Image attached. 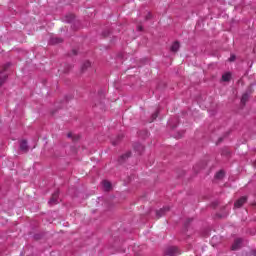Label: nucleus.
<instances>
[{
	"label": "nucleus",
	"instance_id": "21",
	"mask_svg": "<svg viewBox=\"0 0 256 256\" xmlns=\"http://www.w3.org/2000/svg\"><path fill=\"white\" fill-rule=\"evenodd\" d=\"M72 19H75V15H73V14H71V15L69 16V19H67V21L71 22Z\"/></svg>",
	"mask_w": 256,
	"mask_h": 256
},
{
	"label": "nucleus",
	"instance_id": "17",
	"mask_svg": "<svg viewBox=\"0 0 256 256\" xmlns=\"http://www.w3.org/2000/svg\"><path fill=\"white\" fill-rule=\"evenodd\" d=\"M89 67H91V62L86 61L83 63L81 69H82V71H87V69H89Z\"/></svg>",
	"mask_w": 256,
	"mask_h": 256
},
{
	"label": "nucleus",
	"instance_id": "16",
	"mask_svg": "<svg viewBox=\"0 0 256 256\" xmlns=\"http://www.w3.org/2000/svg\"><path fill=\"white\" fill-rule=\"evenodd\" d=\"M248 101H249V94L247 93L243 94L241 98V103L245 105V103H247Z\"/></svg>",
	"mask_w": 256,
	"mask_h": 256
},
{
	"label": "nucleus",
	"instance_id": "20",
	"mask_svg": "<svg viewBox=\"0 0 256 256\" xmlns=\"http://www.w3.org/2000/svg\"><path fill=\"white\" fill-rule=\"evenodd\" d=\"M235 59H236V56L232 54L229 58V61L233 62L235 61Z\"/></svg>",
	"mask_w": 256,
	"mask_h": 256
},
{
	"label": "nucleus",
	"instance_id": "11",
	"mask_svg": "<svg viewBox=\"0 0 256 256\" xmlns=\"http://www.w3.org/2000/svg\"><path fill=\"white\" fill-rule=\"evenodd\" d=\"M226 208L223 207L222 208V214H217V217H219V219H223L225 217H227V215H229V211L225 210Z\"/></svg>",
	"mask_w": 256,
	"mask_h": 256
},
{
	"label": "nucleus",
	"instance_id": "18",
	"mask_svg": "<svg viewBox=\"0 0 256 256\" xmlns=\"http://www.w3.org/2000/svg\"><path fill=\"white\" fill-rule=\"evenodd\" d=\"M131 157V152H127L126 154L122 155L120 159H129Z\"/></svg>",
	"mask_w": 256,
	"mask_h": 256
},
{
	"label": "nucleus",
	"instance_id": "5",
	"mask_svg": "<svg viewBox=\"0 0 256 256\" xmlns=\"http://www.w3.org/2000/svg\"><path fill=\"white\" fill-rule=\"evenodd\" d=\"M171 210V208H169L168 206L161 208L160 210L156 211V216L158 219H160V217H163V215H165V213H169V211Z\"/></svg>",
	"mask_w": 256,
	"mask_h": 256
},
{
	"label": "nucleus",
	"instance_id": "15",
	"mask_svg": "<svg viewBox=\"0 0 256 256\" xmlns=\"http://www.w3.org/2000/svg\"><path fill=\"white\" fill-rule=\"evenodd\" d=\"M223 177H225V171H223V170H220V171L217 172L216 175H215V178H216V179H219V180L223 179Z\"/></svg>",
	"mask_w": 256,
	"mask_h": 256
},
{
	"label": "nucleus",
	"instance_id": "13",
	"mask_svg": "<svg viewBox=\"0 0 256 256\" xmlns=\"http://www.w3.org/2000/svg\"><path fill=\"white\" fill-rule=\"evenodd\" d=\"M67 137H68L69 139H72V141H79V135H74V134L71 133V132H69V133L67 134Z\"/></svg>",
	"mask_w": 256,
	"mask_h": 256
},
{
	"label": "nucleus",
	"instance_id": "23",
	"mask_svg": "<svg viewBox=\"0 0 256 256\" xmlns=\"http://www.w3.org/2000/svg\"><path fill=\"white\" fill-rule=\"evenodd\" d=\"M157 117V113L152 114V119H155Z\"/></svg>",
	"mask_w": 256,
	"mask_h": 256
},
{
	"label": "nucleus",
	"instance_id": "1",
	"mask_svg": "<svg viewBox=\"0 0 256 256\" xmlns=\"http://www.w3.org/2000/svg\"><path fill=\"white\" fill-rule=\"evenodd\" d=\"M182 234L191 237L193 235V220L188 219L184 222L183 228H182Z\"/></svg>",
	"mask_w": 256,
	"mask_h": 256
},
{
	"label": "nucleus",
	"instance_id": "6",
	"mask_svg": "<svg viewBox=\"0 0 256 256\" xmlns=\"http://www.w3.org/2000/svg\"><path fill=\"white\" fill-rule=\"evenodd\" d=\"M242 244H243V239L241 238L236 239L232 245V251H237L238 249H241Z\"/></svg>",
	"mask_w": 256,
	"mask_h": 256
},
{
	"label": "nucleus",
	"instance_id": "10",
	"mask_svg": "<svg viewBox=\"0 0 256 256\" xmlns=\"http://www.w3.org/2000/svg\"><path fill=\"white\" fill-rule=\"evenodd\" d=\"M134 149L135 151H137L139 154L143 153V151H145V146L143 144H135L134 145Z\"/></svg>",
	"mask_w": 256,
	"mask_h": 256
},
{
	"label": "nucleus",
	"instance_id": "2",
	"mask_svg": "<svg viewBox=\"0 0 256 256\" xmlns=\"http://www.w3.org/2000/svg\"><path fill=\"white\" fill-rule=\"evenodd\" d=\"M9 67H11L10 63H6L2 67H0V87L5 83V81H7V75H1V74L7 71Z\"/></svg>",
	"mask_w": 256,
	"mask_h": 256
},
{
	"label": "nucleus",
	"instance_id": "3",
	"mask_svg": "<svg viewBox=\"0 0 256 256\" xmlns=\"http://www.w3.org/2000/svg\"><path fill=\"white\" fill-rule=\"evenodd\" d=\"M165 255L177 256L181 255V252L179 251V248L177 246H170L166 249Z\"/></svg>",
	"mask_w": 256,
	"mask_h": 256
},
{
	"label": "nucleus",
	"instance_id": "8",
	"mask_svg": "<svg viewBox=\"0 0 256 256\" xmlns=\"http://www.w3.org/2000/svg\"><path fill=\"white\" fill-rule=\"evenodd\" d=\"M20 150L24 151V153H27L29 151V146L27 145V140H22L20 142Z\"/></svg>",
	"mask_w": 256,
	"mask_h": 256
},
{
	"label": "nucleus",
	"instance_id": "9",
	"mask_svg": "<svg viewBox=\"0 0 256 256\" xmlns=\"http://www.w3.org/2000/svg\"><path fill=\"white\" fill-rule=\"evenodd\" d=\"M181 47V45L179 44L178 41H175L171 48H170V51H172V53H177V51H179V48Z\"/></svg>",
	"mask_w": 256,
	"mask_h": 256
},
{
	"label": "nucleus",
	"instance_id": "14",
	"mask_svg": "<svg viewBox=\"0 0 256 256\" xmlns=\"http://www.w3.org/2000/svg\"><path fill=\"white\" fill-rule=\"evenodd\" d=\"M222 81H231V73L227 72L225 74L222 75Z\"/></svg>",
	"mask_w": 256,
	"mask_h": 256
},
{
	"label": "nucleus",
	"instance_id": "12",
	"mask_svg": "<svg viewBox=\"0 0 256 256\" xmlns=\"http://www.w3.org/2000/svg\"><path fill=\"white\" fill-rule=\"evenodd\" d=\"M102 185H103L105 191H109V190L111 189V182H109V181H107V180H104V181L102 182Z\"/></svg>",
	"mask_w": 256,
	"mask_h": 256
},
{
	"label": "nucleus",
	"instance_id": "19",
	"mask_svg": "<svg viewBox=\"0 0 256 256\" xmlns=\"http://www.w3.org/2000/svg\"><path fill=\"white\" fill-rule=\"evenodd\" d=\"M63 42V39L61 38H55L52 40V43H62Z\"/></svg>",
	"mask_w": 256,
	"mask_h": 256
},
{
	"label": "nucleus",
	"instance_id": "25",
	"mask_svg": "<svg viewBox=\"0 0 256 256\" xmlns=\"http://www.w3.org/2000/svg\"><path fill=\"white\" fill-rule=\"evenodd\" d=\"M221 141H223V139H222V138H220V139H219V142H220V143H221Z\"/></svg>",
	"mask_w": 256,
	"mask_h": 256
},
{
	"label": "nucleus",
	"instance_id": "24",
	"mask_svg": "<svg viewBox=\"0 0 256 256\" xmlns=\"http://www.w3.org/2000/svg\"><path fill=\"white\" fill-rule=\"evenodd\" d=\"M138 31H143V27L142 26H138Z\"/></svg>",
	"mask_w": 256,
	"mask_h": 256
},
{
	"label": "nucleus",
	"instance_id": "7",
	"mask_svg": "<svg viewBox=\"0 0 256 256\" xmlns=\"http://www.w3.org/2000/svg\"><path fill=\"white\" fill-rule=\"evenodd\" d=\"M59 199V191H56L52 194V197L49 200L50 205H57V201Z\"/></svg>",
	"mask_w": 256,
	"mask_h": 256
},
{
	"label": "nucleus",
	"instance_id": "22",
	"mask_svg": "<svg viewBox=\"0 0 256 256\" xmlns=\"http://www.w3.org/2000/svg\"><path fill=\"white\" fill-rule=\"evenodd\" d=\"M217 205H219L218 201H215V202L212 203V207H217Z\"/></svg>",
	"mask_w": 256,
	"mask_h": 256
},
{
	"label": "nucleus",
	"instance_id": "4",
	"mask_svg": "<svg viewBox=\"0 0 256 256\" xmlns=\"http://www.w3.org/2000/svg\"><path fill=\"white\" fill-rule=\"evenodd\" d=\"M245 203H247V197L246 196H242L240 199H238L235 203H234V207H236V209H240V207L242 205H245Z\"/></svg>",
	"mask_w": 256,
	"mask_h": 256
}]
</instances>
